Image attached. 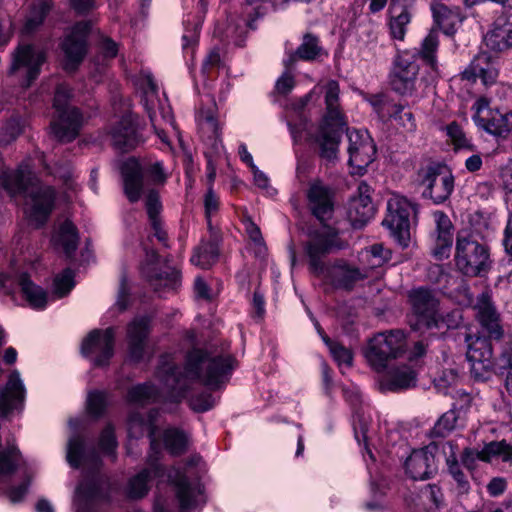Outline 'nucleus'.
<instances>
[{"instance_id":"f257e3e1","label":"nucleus","mask_w":512,"mask_h":512,"mask_svg":"<svg viewBox=\"0 0 512 512\" xmlns=\"http://www.w3.org/2000/svg\"><path fill=\"white\" fill-rule=\"evenodd\" d=\"M236 367V360L231 355H212L203 349H193L186 357L184 371L171 364L158 369L163 388L160 392L150 383L139 384L128 391V400L135 404H147L162 398L179 402L185 397L192 381L217 389L225 384Z\"/></svg>"},{"instance_id":"f03ea898","label":"nucleus","mask_w":512,"mask_h":512,"mask_svg":"<svg viewBox=\"0 0 512 512\" xmlns=\"http://www.w3.org/2000/svg\"><path fill=\"white\" fill-rule=\"evenodd\" d=\"M339 83L329 80L315 86L310 93L300 98L295 108L303 110L315 95H324L325 114L315 136H311L320 147L321 157L334 160L337 157L341 136L346 130L348 138V164L353 174H362L375 158L376 147L366 131L346 129V121L339 103Z\"/></svg>"},{"instance_id":"7ed1b4c3","label":"nucleus","mask_w":512,"mask_h":512,"mask_svg":"<svg viewBox=\"0 0 512 512\" xmlns=\"http://www.w3.org/2000/svg\"><path fill=\"white\" fill-rule=\"evenodd\" d=\"M201 458L194 455L187 460L183 467L173 466L166 470L157 463L152 455L149 456L148 467L133 476L127 485L126 493L131 499L143 498L150 489V482L158 478L162 482L167 480V486L171 496L159 494L154 502V512H174L179 508L180 512H188L205 503L203 487L198 479H194L190 468L197 466Z\"/></svg>"},{"instance_id":"20e7f679","label":"nucleus","mask_w":512,"mask_h":512,"mask_svg":"<svg viewBox=\"0 0 512 512\" xmlns=\"http://www.w3.org/2000/svg\"><path fill=\"white\" fill-rule=\"evenodd\" d=\"M337 233L327 225L321 230L310 234V240L305 245V251L309 258L310 270L315 275L326 273L332 284L339 288L352 289L356 282L368 277L366 268H359L345 261H338L332 267L325 269L322 258L334 249H341Z\"/></svg>"},{"instance_id":"39448f33","label":"nucleus","mask_w":512,"mask_h":512,"mask_svg":"<svg viewBox=\"0 0 512 512\" xmlns=\"http://www.w3.org/2000/svg\"><path fill=\"white\" fill-rule=\"evenodd\" d=\"M3 186L12 196L25 194L30 197V219L39 226L46 222L54 206L55 190L51 186L41 185L27 165H20L17 170L6 173Z\"/></svg>"},{"instance_id":"423d86ee","label":"nucleus","mask_w":512,"mask_h":512,"mask_svg":"<svg viewBox=\"0 0 512 512\" xmlns=\"http://www.w3.org/2000/svg\"><path fill=\"white\" fill-rule=\"evenodd\" d=\"M406 347V335L402 330H387L375 334L368 340L363 355L373 370L383 372L392 360L405 353Z\"/></svg>"},{"instance_id":"0eeeda50","label":"nucleus","mask_w":512,"mask_h":512,"mask_svg":"<svg viewBox=\"0 0 512 512\" xmlns=\"http://www.w3.org/2000/svg\"><path fill=\"white\" fill-rule=\"evenodd\" d=\"M67 461L74 467L88 465L92 469V478L82 481L77 487L76 494L78 498L85 500L97 499L101 496L100 479L95 472L100 467V459L94 449L86 448L84 439L79 435H74L68 441Z\"/></svg>"},{"instance_id":"6e6552de","label":"nucleus","mask_w":512,"mask_h":512,"mask_svg":"<svg viewBox=\"0 0 512 512\" xmlns=\"http://www.w3.org/2000/svg\"><path fill=\"white\" fill-rule=\"evenodd\" d=\"M69 99V87L65 84L58 85L53 102L56 115L51 122V130L60 142L74 140L79 134L83 121L80 111L69 105Z\"/></svg>"},{"instance_id":"1a4fd4ad","label":"nucleus","mask_w":512,"mask_h":512,"mask_svg":"<svg viewBox=\"0 0 512 512\" xmlns=\"http://www.w3.org/2000/svg\"><path fill=\"white\" fill-rule=\"evenodd\" d=\"M456 265L467 276H478L490 265L488 247L478 242L467 231H461L456 240Z\"/></svg>"},{"instance_id":"9d476101","label":"nucleus","mask_w":512,"mask_h":512,"mask_svg":"<svg viewBox=\"0 0 512 512\" xmlns=\"http://www.w3.org/2000/svg\"><path fill=\"white\" fill-rule=\"evenodd\" d=\"M45 61L44 50L31 44H19L11 53L8 75L17 77L22 86L29 87L40 75Z\"/></svg>"},{"instance_id":"9b49d317","label":"nucleus","mask_w":512,"mask_h":512,"mask_svg":"<svg viewBox=\"0 0 512 512\" xmlns=\"http://www.w3.org/2000/svg\"><path fill=\"white\" fill-rule=\"evenodd\" d=\"M416 213L415 205L407 198L393 194L387 201V214L382 224L400 245L406 247L410 239V217Z\"/></svg>"},{"instance_id":"f8f14e48","label":"nucleus","mask_w":512,"mask_h":512,"mask_svg":"<svg viewBox=\"0 0 512 512\" xmlns=\"http://www.w3.org/2000/svg\"><path fill=\"white\" fill-rule=\"evenodd\" d=\"M465 340L468 345L466 357L470 363L472 375L479 380L486 379L488 374L496 369L498 363V358L493 356L491 340L472 335H467Z\"/></svg>"},{"instance_id":"ddd939ff","label":"nucleus","mask_w":512,"mask_h":512,"mask_svg":"<svg viewBox=\"0 0 512 512\" xmlns=\"http://www.w3.org/2000/svg\"><path fill=\"white\" fill-rule=\"evenodd\" d=\"M473 119L487 133L505 138L512 131V111L489 109V101L481 97L473 104Z\"/></svg>"},{"instance_id":"4468645a","label":"nucleus","mask_w":512,"mask_h":512,"mask_svg":"<svg viewBox=\"0 0 512 512\" xmlns=\"http://www.w3.org/2000/svg\"><path fill=\"white\" fill-rule=\"evenodd\" d=\"M421 185L422 195L435 204H442L449 199L454 190V177L445 165H429L424 171Z\"/></svg>"},{"instance_id":"2eb2a0df","label":"nucleus","mask_w":512,"mask_h":512,"mask_svg":"<svg viewBox=\"0 0 512 512\" xmlns=\"http://www.w3.org/2000/svg\"><path fill=\"white\" fill-rule=\"evenodd\" d=\"M408 298L415 317V321L411 323L413 330H430L437 326L435 317L439 312V301L430 290L413 289L409 292Z\"/></svg>"},{"instance_id":"dca6fc26","label":"nucleus","mask_w":512,"mask_h":512,"mask_svg":"<svg viewBox=\"0 0 512 512\" xmlns=\"http://www.w3.org/2000/svg\"><path fill=\"white\" fill-rule=\"evenodd\" d=\"M419 65L409 53L398 54L389 74V85L399 95L410 96L416 91Z\"/></svg>"},{"instance_id":"f3484780","label":"nucleus","mask_w":512,"mask_h":512,"mask_svg":"<svg viewBox=\"0 0 512 512\" xmlns=\"http://www.w3.org/2000/svg\"><path fill=\"white\" fill-rule=\"evenodd\" d=\"M91 29L88 21L76 23L70 33L61 43L64 53L63 68L67 72H74L82 63L87 53V37Z\"/></svg>"},{"instance_id":"a211bd4d","label":"nucleus","mask_w":512,"mask_h":512,"mask_svg":"<svg viewBox=\"0 0 512 512\" xmlns=\"http://www.w3.org/2000/svg\"><path fill=\"white\" fill-rule=\"evenodd\" d=\"M114 339L113 328L93 330L83 340L81 353L83 356L91 358L95 366H105L114 354Z\"/></svg>"},{"instance_id":"6ab92c4d","label":"nucleus","mask_w":512,"mask_h":512,"mask_svg":"<svg viewBox=\"0 0 512 512\" xmlns=\"http://www.w3.org/2000/svg\"><path fill=\"white\" fill-rule=\"evenodd\" d=\"M307 207L321 223L330 220L334 213V192L319 179L309 182L306 190Z\"/></svg>"},{"instance_id":"aec40b11","label":"nucleus","mask_w":512,"mask_h":512,"mask_svg":"<svg viewBox=\"0 0 512 512\" xmlns=\"http://www.w3.org/2000/svg\"><path fill=\"white\" fill-rule=\"evenodd\" d=\"M147 256L151 260V263L143 266L142 274L151 287L158 293L176 291L181 283L180 272L175 268H167L165 271H158L156 267H154V261L158 258L157 253L151 251Z\"/></svg>"},{"instance_id":"412c9836","label":"nucleus","mask_w":512,"mask_h":512,"mask_svg":"<svg viewBox=\"0 0 512 512\" xmlns=\"http://www.w3.org/2000/svg\"><path fill=\"white\" fill-rule=\"evenodd\" d=\"M477 319L483 332L488 334V339L500 340L504 330L501 325L500 315L497 312L488 293H481L475 304Z\"/></svg>"},{"instance_id":"4be33fe9","label":"nucleus","mask_w":512,"mask_h":512,"mask_svg":"<svg viewBox=\"0 0 512 512\" xmlns=\"http://www.w3.org/2000/svg\"><path fill=\"white\" fill-rule=\"evenodd\" d=\"M375 213V207L371 199V188L366 182H360L357 195L350 199L348 216L356 228L364 226Z\"/></svg>"},{"instance_id":"5701e85b","label":"nucleus","mask_w":512,"mask_h":512,"mask_svg":"<svg viewBox=\"0 0 512 512\" xmlns=\"http://www.w3.org/2000/svg\"><path fill=\"white\" fill-rule=\"evenodd\" d=\"M25 388L18 371L10 374L6 386L0 392V415L7 417L24 406Z\"/></svg>"},{"instance_id":"b1692460","label":"nucleus","mask_w":512,"mask_h":512,"mask_svg":"<svg viewBox=\"0 0 512 512\" xmlns=\"http://www.w3.org/2000/svg\"><path fill=\"white\" fill-rule=\"evenodd\" d=\"M149 335V319L135 318L127 327L128 359L138 363L143 360Z\"/></svg>"},{"instance_id":"393cba45","label":"nucleus","mask_w":512,"mask_h":512,"mask_svg":"<svg viewBox=\"0 0 512 512\" xmlns=\"http://www.w3.org/2000/svg\"><path fill=\"white\" fill-rule=\"evenodd\" d=\"M486 46L496 52L512 47V14L502 13L484 36Z\"/></svg>"},{"instance_id":"a878e982","label":"nucleus","mask_w":512,"mask_h":512,"mask_svg":"<svg viewBox=\"0 0 512 512\" xmlns=\"http://www.w3.org/2000/svg\"><path fill=\"white\" fill-rule=\"evenodd\" d=\"M405 470L413 480L428 479L437 471L435 456L428 447L414 450L406 459Z\"/></svg>"},{"instance_id":"bb28decb","label":"nucleus","mask_w":512,"mask_h":512,"mask_svg":"<svg viewBox=\"0 0 512 512\" xmlns=\"http://www.w3.org/2000/svg\"><path fill=\"white\" fill-rule=\"evenodd\" d=\"M124 193L131 203L137 202L143 191V170L135 158L124 161L120 167Z\"/></svg>"},{"instance_id":"cd10ccee","label":"nucleus","mask_w":512,"mask_h":512,"mask_svg":"<svg viewBox=\"0 0 512 512\" xmlns=\"http://www.w3.org/2000/svg\"><path fill=\"white\" fill-rule=\"evenodd\" d=\"M113 146L121 151L127 152L134 149L139 143L136 123L132 115L123 116L111 130Z\"/></svg>"},{"instance_id":"c85d7f7f","label":"nucleus","mask_w":512,"mask_h":512,"mask_svg":"<svg viewBox=\"0 0 512 512\" xmlns=\"http://www.w3.org/2000/svg\"><path fill=\"white\" fill-rule=\"evenodd\" d=\"M436 223V242L433 249V255L442 260L448 258L453 243V225L449 217L440 211L434 213Z\"/></svg>"},{"instance_id":"c756f323","label":"nucleus","mask_w":512,"mask_h":512,"mask_svg":"<svg viewBox=\"0 0 512 512\" xmlns=\"http://www.w3.org/2000/svg\"><path fill=\"white\" fill-rule=\"evenodd\" d=\"M462 78L468 81H475L480 78L482 83L487 86L496 81L497 70L490 62V57L486 53H480L473 58L470 65L462 72Z\"/></svg>"},{"instance_id":"7c9ffc66","label":"nucleus","mask_w":512,"mask_h":512,"mask_svg":"<svg viewBox=\"0 0 512 512\" xmlns=\"http://www.w3.org/2000/svg\"><path fill=\"white\" fill-rule=\"evenodd\" d=\"M200 127L205 144L210 147L212 155H218L223 150L221 127L212 111H202Z\"/></svg>"},{"instance_id":"2f4dec72","label":"nucleus","mask_w":512,"mask_h":512,"mask_svg":"<svg viewBox=\"0 0 512 512\" xmlns=\"http://www.w3.org/2000/svg\"><path fill=\"white\" fill-rule=\"evenodd\" d=\"M432 12L435 22L446 35H453L463 21L460 9L457 7L450 8L436 3L432 5Z\"/></svg>"},{"instance_id":"473e14b6","label":"nucleus","mask_w":512,"mask_h":512,"mask_svg":"<svg viewBox=\"0 0 512 512\" xmlns=\"http://www.w3.org/2000/svg\"><path fill=\"white\" fill-rule=\"evenodd\" d=\"M219 248L216 237H211L209 240H202L198 246L193 250L190 262L201 268L209 269L218 260Z\"/></svg>"},{"instance_id":"72a5a7b5","label":"nucleus","mask_w":512,"mask_h":512,"mask_svg":"<svg viewBox=\"0 0 512 512\" xmlns=\"http://www.w3.org/2000/svg\"><path fill=\"white\" fill-rule=\"evenodd\" d=\"M321 52L319 40L312 34H305L299 47L291 52L283 61L285 67L292 68L298 60L312 61L315 60Z\"/></svg>"},{"instance_id":"f704fd0d","label":"nucleus","mask_w":512,"mask_h":512,"mask_svg":"<svg viewBox=\"0 0 512 512\" xmlns=\"http://www.w3.org/2000/svg\"><path fill=\"white\" fill-rule=\"evenodd\" d=\"M56 245L61 246L66 257L72 258L78 248L79 235L76 226L66 219L53 237Z\"/></svg>"},{"instance_id":"c9c22d12","label":"nucleus","mask_w":512,"mask_h":512,"mask_svg":"<svg viewBox=\"0 0 512 512\" xmlns=\"http://www.w3.org/2000/svg\"><path fill=\"white\" fill-rule=\"evenodd\" d=\"M17 284L29 305L34 309H43L48 301V295L44 289L35 285L26 273L17 276Z\"/></svg>"},{"instance_id":"e433bc0d","label":"nucleus","mask_w":512,"mask_h":512,"mask_svg":"<svg viewBox=\"0 0 512 512\" xmlns=\"http://www.w3.org/2000/svg\"><path fill=\"white\" fill-rule=\"evenodd\" d=\"M156 411L152 410L149 413V423H146L144 418L139 413H133L129 417L128 421V434L130 437L139 438L142 437L145 433V430L148 428L149 430V439L150 446L152 451H156L158 449V443L155 439V427L154 420L156 416Z\"/></svg>"},{"instance_id":"4c0bfd02","label":"nucleus","mask_w":512,"mask_h":512,"mask_svg":"<svg viewBox=\"0 0 512 512\" xmlns=\"http://www.w3.org/2000/svg\"><path fill=\"white\" fill-rule=\"evenodd\" d=\"M416 384V373L408 365L391 369L386 376V386L391 391L411 388Z\"/></svg>"},{"instance_id":"58836bf2","label":"nucleus","mask_w":512,"mask_h":512,"mask_svg":"<svg viewBox=\"0 0 512 512\" xmlns=\"http://www.w3.org/2000/svg\"><path fill=\"white\" fill-rule=\"evenodd\" d=\"M51 7L52 0H36L26 18L22 33L25 35L34 33L43 24Z\"/></svg>"},{"instance_id":"ea45409f","label":"nucleus","mask_w":512,"mask_h":512,"mask_svg":"<svg viewBox=\"0 0 512 512\" xmlns=\"http://www.w3.org/2000/svg\"><path fill=\"white\" fill-rule=\"evenodd\" d=\"M480 451L481 461L491 462L501 459L503 462L512 460V446L506 441H493L486 444Z\"/></svg>"},{"instance_id":"a19ab883","label":"nucleus","mask_w":512,"mask_h":512,"mask_svg":"<svg viewBox=\"0 0 512 512\" xmlns=\"http://www.w3.org/2000/svg\"><path fill=\"white\" fill-rule=\"evenodd\" d=\"M165 448L173 456H179L186 452L188 448V435L179 429L169 428L163 434Z\"/></svg>"},{"instance_id":"79ce46f5","label":"nucleus","mask_w":512,"mask_h":512,"mask_svg":"<svg viewBox=\"0 0 512 512\" xmlns=\"http://www.w3.org/2000/svg\"><path fill=\"white\" fill-rule=\"evenodd\" d=\"M416 497L420 498V505L428 512L438 509L443 502V494L436 484H427L420 487L417 490Z\"/></svg>"},{"instance_id":"37998d69","label":"nucleus","mask_w":512,"mask_h":512,"mask_svg":"<svg viewBox=\"0 0 512 512\" xmlns=\"http://www.w3.org/2000/svg\"><path fill=\"white\" fill-rule=\"evenodd\" d=\"M315 326L317 328L318 333L321 335L323 341L326 343V345L329 347V350L334 358V360L341 366H351L352 364V353L349 349L344 347L338 342H334L330 340L322 331V328L320 327L319 323L316 322Z\"/></svg>"},{"instance_id":"c03bdc74","label":"nucleus","mask_w":512,"mask_h":512,"mask_svg":"<svg viewBox=\"0 0 512 512\" xmlns=\"http://www.w3.org/2000/svg\"><path fill=\"white\" fill-rule=\"evenodd\" d=\"M363 259L368 263V269H374L383 266L391 259V252L385 249L382 244H374L362 253Z\"/></svg>"},{"instance_id":"a18cd8bd","label":"nucleus","mask_w":512,"mask_h":512,"mask_svg":"<svg viewBox=\"0 0 512 512\" xmlns=\"http://www.w3.org/2000/svg\"><path fill=\"white\" fill-rule=\"evenodd\" d=\"M74 272L70 268H66L54 279L53 294L56 298H63L70 293L75 286Z\"/></svg>"},{"instance_id":"49530a36","label":"nucleus","mask_w":512,"mask_h":512,"mask_svg":"<svg viewBox=\"0 0 512 512\" xmlns=\"http://www.w3.org/2000/svg\"><path fill=\"white\" fill-rule=\"evenodd\" d=\"M411 21V14L407 7H404L401 12L392 16L389 21L390 34L393 39L403 40L406 34V27Z\"/></svg>"},{"instance_id":"de8ad7c7","label":"nucleus","mask_w":512,"mask_h":512,"mask_svg":"<svg viewBox=\"0 0 512 512\" xmlns=\"http://www.w3.org/2000/svg\"><path fill=\"white\" fill-rule=\"evenodd\" d=\"M391 111H388L389 117L393 118L403 128L405 132H414L416 122L411 111L405 110L403 106L391 104Z\"/></svg>"},{"instance_id":"09e8293b","label":"nucleus","mask_w":512,"mask_h":512,"mask_svg":"<svg viewBox=\"0 0 512 512\" xmlns=\"http://www.w3.org/2000/svg\"><path fill=\"white\" fill-rule=\"evenodd\" d=\"M438 35L434 31H430L422 42L419 52L421 58L433 69L436 67V51L438 48Z\"/></svg>"},{"instance_id":"8fccbe9b","label":"nucleus","mask_w":512,"mask_h":512,"mask_svg":"<svg viewBox=\"0 0 512 512\" xmlns=\"http://www.w3.org/2000/svg\"><path fill=\"white\" fill-rule=\"evenodd\" d=\"M458 420L457 412L453 409L445 412L435 423L431 433L435 437H445L456 427Z\"/></svg>"},{"instance_id":"3c124183","label":"nucleus","mask_w":512,"mask_h":512,"mask_svg":"<svg viewBox=\"0 0 512 512\" xmlns=\"http://www.w3.org/2000/svg\"><path fill=\"white\" fill-rule=\"evenodd\" d=\"M246 233L254 245V253L257 257H263L266 254V245L260 228L251 220L245 221Z\"/></svg>"},{"instance_id":"603ef678","label":"nucleus","mask_w":512,"mask_h":512,"mask_svg":"<svg viewBox=\"0 0 512 512\" xmlns=\"http://www.w3.org/2000/svg\"><path fill=\"white\" fill-rule=\"evenodd\" d=\"M495 372L505 376V387L512 393V351H505L498 358Z\"/></svg>"},{"instance_id":"864d4df0","label":"nucleus","mask_w":512,"mask_h":512,"mask_svg":"<svg viewBox=\"0 0 512 512\" xmlns=\"http://www.w3.org/2000/svg\"><path fill=\"white\" fill-rule=\"evenodd\" d=\"M435 318L437 319V326H434L433 329H455L462 322V313L458 309L450 311L445 315H442L438 312Z\"/></svg>"},{"instance_id":"5fc2aeb1","label":"nucleus","mask_w":512,"mask_h":512,"mask_svg":"<svg viewBox=\"0 0 512 512\" xmlns=\"http://www.w3.org/2000/svg\"><path fill=\"white\" fill-rule=\"evenodd\" d=\"M447 135L453 141L456 148H467L472 149L473 145L470 140L466 137L462 128L456 123H450L447 128Z\"/></svg>"},{"instance_id":"6e6d98bb","label":"nucleus","mask_w":512,"mask_h":512,"mask_svg":"<svg viewBox=\"0 0 512 512\" xmlns=\"http://www.w3.org/2000/svg\"><path fill=\"white\" fill-rule=\"evenodd\" d=\"M106 403L105 393L100 391L90 392L87 398L88 412L94 416H99L103 413Z\"/></svg>"},{"instance_id":"4d7b16f0","label":"nucleus","mask_w":512,"mask_h":512,"mask_svg":"<svg viewBox=\"0 0 512 512\" xmlns=\"http://www.w3.org/2000/svg\"><path fill=\"white\" fill-rule=\"evenodd\" d=\"M99 446L104 453L115 458L117 441L112 426L108 425L103 429L99 439Z\"/></svg>"},{"instance_id":"13d9d810","label":"nucleus","mask_w":512,"mask_h":512,"mask_svg":"<svg viewBox=\"0 0 512 512\" xmlns=\"http://www.w3.org/2000/svg\"><path fill=\"white\" fill-rule=\"evenodd\" d=\"M145 208L149 217V220H157L162 209L159 194L156 190L151 189L148 191L145 197Z\"/></svg>"},{"instance_id":"bf43d9fd","label":"nucleus","mask_w":512,"mask_h":512,"mask_svg":"<svg viewBox=\"0 0 512 512\" xmlns=\"http://www.w3.org/2000/svg\"><path fill=\"white\" fill-rule=\"evenodd\" d=\"M285 68V71L277 79L275 84L276 91L282 95H287L288 93H290L295 86V78L291 72L292 68Z\"/></svg>"},{"instance_id":"052dcab7","label":"nucleus","mask_w":512,"mask_h":512,"mask_svg":"<svg viewBox=\"0 0 512 512\" xmlns=\"http://www.w3.org/2000/svg\"><path fill=\"white\" fill-rule=\"evenodd\" d=\"M215 399L210 393H202L190 399V406L194 411L205 412L213 408Z\"/></svg>"},{"instance_id":"680f3d73","label":"nucleus","mask_w":512,"mask_h":512,"mask_svg":"<svg viewBox=\"0 0 512 512\" xmlns=\"http://www.w3.org/2000/svg\"><path fill=\"white\" fill-rule=\"evenodd\" d=\"M204 207H205V215L208 222V227L211 230V216L217 212L219 207V199L214 193L212 187L210 186L204 197Z\"/></svg>"},{"instance_id":"e2e57ef3","label":"nucleus","mask_w":512,"mask_h":512,"mask_svg":"<svg viewBox=\"0 0 512 512\" xmlns=\"http://www.w3.org/2000/svg\"><path fill=\"white\" fill-rule=\"evenodd\" d=\"M450 473L457 483V490L460 494H466L468 493L470 489L469 482L463 473V471L460 469L459 465L457 463L452 464L449 468Z\"/></svg>"},{"instance_id":"0e129e2a","label":"nucleus","mask_w":512,"mask_h":512,"mask_svg":"<svg viewBox=\"0 0 512 512\" xmlns=\"http://www.w3.org/2000/svg\"><path fill=\"white\" fill-rule=\"evenodd\" d=\"M366 100L373 107L374 111L378 114L379 117L384 118L389 116V114L385 112V107L389 103L387 102L386 96L384 94H373L366 97Z\"/></svg>"},{"instance_id":"69168bd1","label":"nucleus","mask_w":512,"mask_h":512,"mask_svg":"<svg viewBox=\"0 0 512 512\" xmlns=\"http://www.w3.org/2000/svg\"><path fill=\"white\" fill-rule=\"evenodd\" d=\"M203 22V15L199 18L198 22L194 24L193 30H187L182 36L183 48L187 49L189 46H193L198 41L199 31Z\"/></svg>"},{"instance_id":"338daca9","label":"nucleus","mask_w":512,"mask_h":512,"mask_svg":"<svg viewBox=\"0 0 512 512\" xmlns=\"http://www.w3.org/2000/svg\"><path fill=\"white\" fill-rule=\"evenodd\" d=\"M477 460H481V455H480L479 450L466 448L463 451L462 456H461V462L469 470H472L475 468Z\"/></svg>"},{"instance_id":"774afa93","label":"nucleus","mask_w":512,"mask_h":512,"mask_svg":"<svg viewBox=\"0 0 512 512\" xmlns=\"http://www.w3.org/2000/svg\"><path fill=\"white\" fill-rule=\"evenodd\" d=\"M503 245H504L506 254L512 260V214L509 215V218H508V221L506 224V228L504 231Z\"/></svg>"}]
</instances>
